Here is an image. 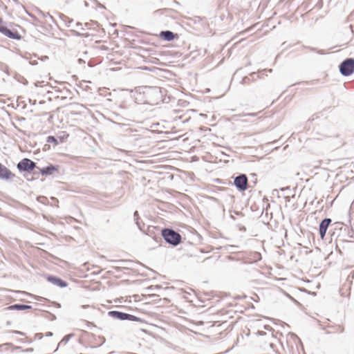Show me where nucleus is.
<instances>
[{
	"label": "nucleus",
	"mask_w": 354,
	"mask_h": 354,
	"mask_svg": "<svg viewBox=\"0 0 354 354\" xmlns=\"http://www.w3.org/2000/svg\"><path fill=\"white\" fill-rule=\"evenodd\" d=\"M9 310H26L32 309V306L23 304H15L6 308Z\"/></svg>",
	"instance_id": "nucleus-14"
},
{
	"label": "nucleus",
	"mask_w": 354,
	"mask_h": 354,
	"mask_svg": "<svg viewBox=\"0 0 354 354\" xmlns=\"http://www.w3.org/2000/svg\"><path fill=\"white\" fill-rule=\"evenodd\" d=\"M53 333L52 332H47L45 335L46 337H52Z\"/></svg>",
	"instance_id": "nucleus-33"
},
{
	"label": "nucleus",
	"mask_w": 354,
	"mask_h": 354,
	"mask_svg": "<svg viewBox=\"0 0 354 354\" xmlns=\"http://www.w3.org/2000/svg\"><path fill=\"white\" fill-rule=\"evenodd\" d=\"M272 71V69H267V72L271 73Z\"/></svg>",
	"instance_id": "nucleus-46"
},
{
	"label": "nucleus",
	"mask_w": 354,
	"mask_h": 354,
	"mask_svg": "<svg viewBox=\"0 0 354 354\" xmlns=\"http://www.w3.org/2000/svg\"><path fill=\"white\" fill-rule=\"evenodd\" d=\"M332 220L329 218H324L319 223V232L320 237L323 239L326 236V231L330 225Z\"/></svg>",
	"instance_id": "nucleus-9"
},
{
	"label": "nucleus",
	"mask_w": 354,
	"mask_h": 354,
	"mask_svg": "<svg viewBox=\"0 0 354 354\" xmlns=\"http://www.w3.org/2000/svg\"><path fill=\"white\" fill-rule=\"evenodd\" d=\"M266 319H267V321H268V320H270V321H271V320H272V319H271L270 318H269L268 317H266Z\"/></svg>",
	"instance_id": "nucleus-48"
},
{
	"label": "nucleus",
	"mask_w": 354,
	"mask_h": 354,
	"mask_svg": "<svg viewBox=\"0 0 354 354\" xmlns=\"http://www.w3.org/2000/svg\"><path fill=\"white\" fill-rule=\"evenodd\" d=\"M33 351H34L33 348H29L26 349L24 351L28 353V352H33Z\"/></svg>",
	"instance_id": "nucleus-35"
},
{
	"label": "nucleus",
	"mask_w": 354,
	"mask_h": 354,
	"mask_svg": "<svg viewBox=\"0 0 354 354\" xmlns=\"http://www.w3.org/2000/svg\"><path fill=\"white\" fill-rule=\"evenodd\" d=\"M73 336H74L73 333H71V334L65 335L62 338V339L59 342V344L57 346V348L54 351V352L57 351L59 348L65 346L68 342V341L71 339V337Z\"/></svg>",
	"instance_id": "nucleus-16"
},
{
	"label": "nucleus",
	"mask_w": 354,
	"mask_h": 354,
	"mask_svg": "<svg viewBox=\"0 0 354 354\" xmlns=\"http://www.w3.org/2000/svg\"><path fill=\"white\" fill-rule=\"evenodd\" d=\"M257 334L260 335H264V333L263 331L258 330Z\"/></svg>",
	"instance_id": "nucleus-38"
},
{
	"label": "nucleus",
	"mask_w": 354,
	"mask_h": 354,
	"mask_svg": "<svg viewBox=\"0 0 354 354\" xmlns=\"http://www.w3.org/2000/svg\"><path fill=\"white\" fill-rule=\"evenodd\" d=\"M30 64L31 65H36V64H37V62L36 60L30 61Z\"/></svg>",
	"instance_id": "nucleus-36"
},
{
	"label": "nucleus",
	"mask_w": 354,
	"mask_h": 354,
	"mask_svg": "<svg viewBox=\"0 0 354 354\" xmlns=\"http://www.w3.org/2000/svg\"><path fill=\"white\" fill-rule=\"evenodd\" d=\"M59 139L62 142H64V137H59Z\"/></svg>",
	"instance_id": "nucleus-45"
},
{
	"label": "nucleus",
	"mask_w": 354,
	"mask_h": 354,
	"mask_svg": "<svg viewBox=\"0 0 354 354\" xmlns=\"http://www.w3.org/2000/svg\"><path fill=\"white\" fill-rule=\"evenodd\" d=\"M265 200H266V196H264L263 197V201H265Z\"/></svg>",
	"instance_id": "nucleus-50"
},
{
	"label": "nucleus",
	"mask_w": 354,
	"mask_h": 354,
	"mask_svg": "<svg viewBox=\"0 0 354 354\" xmlns=\"http://www.w3.org/2000/svg\"><path fill=\"white\" fill-rule=\"evenodd\" d=\"M160 286H150L148 288V289L151 290H157V289H160Z\"/></svg>",
	"instance_id": "nucleus-27"
},
{
	"label": "nucleus",
	"mask_w": 354,
	"mask_h": 354,
	"mask_svg": "<svg viewBox=\"0 0 354 354\" xmlns=\"http://www.w3.org/2000/svg\"><path fill=\"white\" fill-rule=\"evenodd\" d=\"M326 328H328V327H327V326H324V327H322V329L326 330V334H330V333H333V332H331V331L327 330H326Z\"/></svg>",
	"instance_id": "nucleus-32"
},
{
	"label": "nucleus",
	"mask_w": 354,
	"mask_h": 354,
	"mask_svg": "<svg viewBox=\"0 0 354 354\" xmlns=\"http://www.w3.org/2000/svg\"><path fill=\"white\" fill-rule=\"evenodd\" d=\"M9 348H12V352L15 351H21V346H15L11 343H6L0 345V351L3 349L8 350Z\"/></svg>",
	"instance_id": "nucleus-18"
},
{
	"label": "nucleus",
	"mask_w": 354,
	"mask_h": 354,
	"mask_svg": "<svg viewBox=\"0 0 354 354\" xmlns=\"http://www.w3.org/2000/svg\"><path fill=\"white\" fill-rule=\"evenodd\" d=\"M327 327L328 328H333L334 329L333 333L339 332L340 333H342L344 332V328L343 326H330V325H328Z\"/></svg>",
	"instance_id": "nucleus-19"
},
{
	"label": "nucleus",
	"mask_w": 354,
	"mask_h": 354,
	"mask_svg": "<svg viewBox=\"0 0 354 354\" xmlns=\"http://www.w3.org/2000/svg\"><path fill=\"white\" fill-rule=\"evenodd\" d=\"M339 230L343 234H347L349 238H354V230L352 227L344 225L342 226Z\"/></svg>",
	"instance_id": "nucleus-17"
},
{
	"label": "nucleus",
	"mask_w": 354,
	"mask_h": 354,
	"mask_svg": "<svg viewBox=\"0 0 354 354\" xmlns=\"http://www.w3.org/2000/svg\"><path fill=\"white\" fill-rule=\"evenodd\" d=\"M48 59V56H44L42 58H41V60H46V59Z\"/></svg>",
	"instance_id": "nucleus-41"
},
{
	"label": "nucleus",
	"mask_w": 354,
	"mask_h": 354,
	"mask_svg": "<svg viewBox=\"0 0 354 354\" xmlns=\"http://www.w3.org/2000/svg\"><path fill=\"white\" fill-rule=\"evenodd\" d=\"M339 71L342 75L347 77L354 73V58L348 57L339 65Z\"/></svg>",
	"instance_id": "nucleus-5"
},
{
	"label": "nucleus",
	"mask_w": 354,
	"mask_h": 354,
	"mask_svg": "<svg viewBox=\"0 0 354 354\" xmlns=\"http://www.w3.org/2000/svg\"><path fill=\"white\" fill-rule=\"evenodd\" d=\"M47 281L59 288H66L68 286V283L66 281L54 275H48Z\"/></svg>",
	"instance_id": "nucleus-11"
},
{
	"label": "nucleus",
	"mask_w": 354,
	"mask_h": 354,
	"mask_svg": "<svg viewBox=\"0 0 354 354\" xmlns=\"http://www.w3.org/2000/svg\"><path fill=\"white\" fill-rule=\"evenodd\" d=\"M266 278L267 279H271V277H268V276H266Z\"/></svg>",
	"instance_id": "nucleus-52"
},
{
	"label": "nucleus",
	"mask_w": 354,
	"mask_h": 354,
	"mask_svg": "<svg viewBox=\"0 0 354 354\" xmlns=\"http://www.w3.org/2000/svg\"><path fill=\"white\" fill-rule=\"evenodd\" d=\"M268 113H270V111L267 112V114H268ZM266 118H268V115H266Z\"/></svg>",
	"instance_id": "nucleus-53"
},
{
	"label": "nucleus",
	"mask_w": 354,
	"mask_h": 354,
	"mask_svg": "<svg viewBox=\"0 0 354 354\" xmlns=\"http://www.w3.org/2000/svg\"><path fill=\"white\" fill-rule=\"evenodd\" d=\"M44 16L45 17H48L50 20L53 21V17L49 13L44 14Z\"/></svg>",
	"instance_id": "nucleus-30"
},
{
	"label": "nucleus",
	"mask_w": 354,
	"mask_h": 354,
	"mask_svg": "<svg viewBox=\"0 0 354 354\" xmlns=\"http://www.w3.org/2000/svg\"><path fill=\"white\" fill-rule=\"evenodd\" d=\"M335 232H333V234H332V235H333V236H335Z\"/></svg>",
	"instance_id": "nucleus-55"
},
{
	"label": "nucleus",
	"mask_w": 354,
	"mask_h": 354,
	"mask_svg": "<svg viewBox=\"0 0 354 354\" xmlns=\"http://www.w3.org/2000/svg\"><path fill=\"white\" fill-rule=\"evenodd\" d=\"M277 142V141H272V142H267V151L268 150H274V149H278V147H272V145L274 144H275Z\"/></svg>",
	"instance_id": "nucleus-22"
},
{
	"label": "nucleus",
	"mask_w": 354,
	"mask_h": 354,
	"mask_svg": "<svg viewBox=\"0 0 354 354\" xmlns=\"http://www.w3.org/2000/svg\"><path fill=\"white\" fill-rule=\"evenodd\" d=\"M75 28L80 30H84V28L82 27V24L80 22L75 24Z\"/></svg>",
	"instance_id": "nucleus-24"
},
{
	"label": "nucleus",
	"mask_w": 354,
	"mask_h": 354,
	"mask_svg": "<svg viewBox=\"0 0 354 354\" xmlns=\"http://www.w3.org/2000/svg\"><path fill=\"white\" fill-rule=\"evenodd\" d=\"M136 223L137 226L138 227V228L140 230L143 231L142 226L141 225V222H140L138 218H136Z\"/></svg>",
	"instance_id": "nucleus-26"
},
{
	"label": "nucleus",
	"mask_w": 354,
	"mask_h": 354,
	"mask_svg": "<svg viewBox=\"0 0 354 354\" xmlns=\"http://www.w3.org/2000/svg\"><path fill=\"white\" fill-rule=\"evenodd\" d=\"M84 6L86 7H88V3L86 1H84Z\"/></svg>",
	"instance_id": "nucleus-44"
},
{
	"label": "nucleus",
	"mask_w": 354,
	"mask_h": 354,
	"mask_svg": "<svg viewBox=\"0 0 354 354\" xmlns=\"http://www.w3.org/2000/svg\"><path fill=\"white\" fill-rule=\"evenodd\" d=\"M113 269L115 270L118 272H120V271L122 270V269H125V268H122V267H119V266H115V267H113Z\"/></svg>",
	"instance_id": "nucleus-28"
},
{
	"label": "nucleus",
	"mask_w": 354,
	"mask_h": 354,
	"mask_svg": "<svg viewBox=\"0 0 354 354\" xmlns=\"http://www.w3.org/2000/svg\"><path fill=\"white\" fill-rule=\"evenodd\" d=\"M161 39L167 41H171L175 38H178L177 34L174 33L170 30H163L159 35Z\"/></svg>",
	"instance_id": "nucleus-13"
},
{
	"label": "nucleus",
	"mask_w": 354,
	"mask_h": 354,
	"mask_svg": "<svg viewBox=\"0 0 354 354\" xmlns=\"http://www.w3.org/2000/svg\"><path fill=\"white\" fill-rule=\"evenodd\" d=\"M17 168L21 173H33L34 175L38 174L34 171L35 169L38 168L36 163L28 158H24L20 160L17 165Z\"/></svg>",
	"instance_id": "nucleus-3"
},
{
	"label": "nucleus",
	"mask_w": 354,
	"mask_h": 354,
	"mask_svg": "<svg viewBox=\"0 0 354 354\" xmlns=\"http://www.w3.org/2000/svg\"><path fill=\"white\" fill-rule=\"evenodd\" d=\"M0 32L11 39L20 40L22 38L18 31L12 26L8 27L5 25L4 27L0 28Z\"/></svg>",
	"instance_id": "nucleus-7"
},
{
	"label": "nucleus",
	"mask_w": 354,
	"mask_h": 354,
	"mask_svg": "<svg viewBox=\"0 0 354 354\" xmlns=\"http://www.w3.org/2000/svg\"><path fill=\"white\" fill-rule=\"evenodd\" d=\"M79 62H82V59H79Z\"/></svg>",
	"instance_id": "nucleus-51"
},
{
	"label": "nucleus",
	"mask_w": 354,
	"mask_h": 354,
	"mask_svg": "<svg viewBox=\"0 0 354 354\" xmlns=\"http://www.w3.org/2000/svg\"><path fill=\"white\" fill-rule=\"evenodd\" d=\"M161 234L165 242L172 246H177L182 241L181 235L171 228H163Z\"/></svg>",
	"instance_id": "nucleus-2"
},
{
	"label": "nucleus",
	"mask_w": 354,
	"mask_h": 354,
	"mask_svg": "<svg viewBox=\"0 0 354 354\" xmlns=\"http://www.w3.org/2000/svg\"><path fill=\"white\" fill-rule=\"evenodd\" d=\"M108 315L119 320H129L131 322H144L145 321L135 315L123 313L118 310H111L108 312Z\"/></svg>",
	"instance_id": "nucleus-4"
},
{
	"label": "nucleus",
	"mask_w": 354,
	"mask_h": 354,
	"mask_svg": "<svg viewBox=\"0 0 354 354\" xmlns=\"http://www.w3.org/2000/svg\"><path fill=\"white\" fill-rule=\"evenodd\" d=\"M15 175L8 169L6 166L0 162V179L1 180H8L11 178L15 177Z\"/></svg>",
	"instance_id": "nucleus-12"
},
{
	"label": "nucleus",
	"mask_w": 354,
	"mask_h": 354,
	"mask_svg": "<svg viewBox=\"0 0 354 354\" xmlns=\"http://www.w3.org/2000/svg\"><path fill=\"white\" fill-rule=\"evenodd\" d=\"M133 216H134V217H135V220H136V218H138V219H139V218H138V211H136V212H134Z\"/></svg>",
	"instance_id": "nucleus-34"
},
{
	"label": "nucleus",
	"mask_w": 354,
	"mask_h": 354,
	"mask_svg": "<svg viewBox=\"0 0 354 354\" xmlns=\"http://www.w3.org/2000/svg\"><path fill=\"white\" fill-rule=\"evenodd\" d=\"M281 335V333H277L276 334L274 333V330L270 327L268 325H267V337L268 335L271 336V338L273 339V342H270V352L268 353L267 354H279L277 351V344H279L280 341L277 335Z\"/></svg>",
	"instance_id": "nucleus-6"
},
{
	"label": "nucleus",
	"mask_w": 354,
	"mask_h": 354,
	"mask_svg": "<svg viewBox=\"0 0 354 354\" xmlns=\"http://www.w3.org/2000/svg\"><path fill=\"white\" fill-rule=\"evenodd\" d=\"M46 141L49 143L54 144V145H57L59 144L57 139L53 136H48L46 138Z\"/></svg>",
	"instance_id": "nucleus-20"
},
{
	"label": "nucleus",
	"mask_w": 354,
	"mask_h": 354,
	"mask_svg": "<svg viewBox=\"0 0 354 354\" xmlns=\"http://www.w3.org/2000/svg\"><path fill=\"white\" fill-rule=\"evenodd\" d=\"M263 75H264V71L258 73H252L250 75V77H244L243 81L245 84H247L250 80H255L257 78H262Z\"/></svg>",
	"instance_id": "nucleus-15"
},
{
	"label": "nucleus",
	"mask_w": 354,
	"mask_h": 354,
	"mask_svg": "<svg viewBox=\"0 0 354 354\" xmlns=\"http://www.w3.org/2000/svg\"><path fill=\"white\" fill-rule=\"evenodd\" d=\"M254 258L256 259H261V254L259 253V252H255L254 253Z\"/></svg>",
	"instance_id": "nucleus-29"
},
{
	"label": "nucleus",
	"mask_w": 354,
	"mask_h": 354,
	"mask_svg": "<svg viewBox=\"0 0 354 354\" xmlns=\"http://www.w3.org/2000/svg\"><path fill=\"white\" fill-rule=\"evenodd\" d=\"M260 6L262 9H264L265 7H266V3H260Z\"/></svg>",
	"instance_id": "nucleus-37"
},
{
	"label": "nucleus",
	"mask_w": 354,
	"mask_h": 354,
	"mask_svg": "<svg viewBox=\"0 0 354 354\" xmlns=\"http://www.w3.org/2000/svg\"><path fill=\"white\" fill-rule=\"evenodd\" d=\"M268 207H269V204H267V206H266L267 210L268 209ZM268 214V213L267 212V215Z\"/></svg>",
	"instance_id": "nucleus-47"
},
{
	"label": "nucleus",
	"mask_w": 354,
	"mask_h": 354,
	"mask_svg": "<svg viewBox=\"0 0 354 354\" xmlns=\"http://www.w3.org/2000/svg\"><path fill=\"white\" fill-rule=\"evenodd\" d=\"M266 226H267V228L269 229L271 227V224L269 222H267Z\"/></svg>",
	"instance_id": "nucleus-40"
},
{
	"label": "nucleus",
	"mask_w": 354,
	"mask_h": 354,
	"mask_svg": "<svg viewBox=\"0 0 354 354\" xmlns=\"http://www.w3.org/2000/svg\"><path fill=\"white\" fill-rule=\"evenodd\" d=\"M113 262H124V260H113Z\"/></svg>",
	"instance_id": "nucleus-42"
},
{
	"label": "nucleus",
	"mask_w": 354,
	"mask_h": 354,
	"mask_svg": "<svg viewBox=\"0 0 354 354\" xmlns=\"http://www.w3.org/2000/svg\"><path fill=\"white\" fill-rule=\"evenodd\" d=\"M44 337L43 333H37L35 334V339H41Z\"/></svg>",
	"instance_id": "nucleus-25"
},
{
	"label": "nucleus",
	"mask_w": 354,
	"mask_h": 354,
	"mask_svg": "<svg viewBox=\"0 0 354 354\" xmlns=\"http://www.w3.org/2000/svg\"><path fill=\"white\" fill-rule=\"evenodd\" d=\"M275 193H276L277 194H278V191H277V189H274V190L272 191V194H273V195H275Z\"/></svg>",
	"instance_id": "nucleus-39"
},
{
	"label": "nucleus",
	"mask_w": 354,
	"mask_h": 354,
	"mask_svg": "<svg viewBox=\"0 0 354 354\" xmlns=\"http://www.w3.org/2000/svg\"><path fill=\"white\" fill-rule=\"evenodd\" d=\"M15 333L20 334V335H24V333H23L22 332H20V331H17V330H16V331H15Z\"/></svg>",
	"instance_id": "nucleus-43"
},
{
	"label": "nucleus",
	"mask_w": 354,
	"mask_h": 354,
	"mask_svg": "<svg viewBox=\"0 0 354 354\" xmlns=\"http://www.w3.org/2000/svg\"><path fill=\"white\" fill-rule=\"evenodd\" d=\"M169 10H170V9H168V8L158 9V10L154 11L153 14H155V15L156 14L163 15V14L166 13Z\"/></svg>",
	"instance_id": "nucleus-23"
},
{
	"label": "nucleus",
	"mask_w": 354,
	"mask_h": 354,
	"mask_svg": "<svg viewBox=\"0 0 354 354\" xmlns=\"http://www.w3.org/2000/svg\"><path fill=\"white\" fill-rule=\"evenodd\" d=\"M58 165L49 164L48 165L43 168H40L38 167L37 169L39 170V173L41 174L42 176H47L53 174L55 171H57L58 170Z\"/></svg>",
	"instance_id": "nucleus-10"
},
{
	"label": "nucleus",
	"mask_w": 354,
	"mask_h": 354,
	"mask_svg": "<svg viewBox=\"0 0 354 354\" xmlns=\"http://www.w3.org/2000/svg\"><path fill=\"white\" fill-rule=\"evenodd\" d=\"M279 231H280V233H279V234H280V235H281V228L279 229Z\"/></svg>",
	"instance_id": "nucleus-54"
},
{
	"label": "nucleus",
	"mask_w": 354,
	"mask_h": 354,
	"mask_svg": "<svg viewBox=\"0 0 354 354\" xmlns=\"http://www.w3.org/2000/svg\"><path fill=\"white\" fill-rule=\"evenodd\" d=\"M165 91V90L158 86H148L145 88L143 93L149 104H157L163 101V92Z\"/></svg>",
	"instance_id": "nucleus-1"
},
{
	"label": "nucleus",
	"mask_w": 354,
	"mask_h": 354,
	"mask_svg": "<svg viewBox=\"0 0 354 354\" xmlns=\"http://www.w3.org/2000/svg\"><path fill=\"white\" fill-rule=\"evenodd\" d=\"M279 232L277 230H272L270 234L267 232V236H270V241H273L274 239H277L278 236ZM272 243H274V241H272Z\"/></svg>",
	"instance_id": "nucleus-21"
},
{
	"label": "nucleus",
	"mask_w": 354,
	"mask_h": 354,
	"mask_svg": "<svg viewBox=\"0 0 354 354\" xmlns=\"http://www.w3.org/2000/svg\"><path fill=\"white\" fill-rule=\"evenodd\" d=\"M77 35H81L80 33H77L76 31H74Z\"/></svg>",
	"instance_id": "nucleus-49"
},
{
	"label": "nucleus",
	"mask_w": 354,
	"mask_h": 354,
	"mask_svg": "<svg viewBox=\"0 0 354 354\" xmlns=\"http://www.w3.org/2000/svg\"><path fill=\"white\" fill-rule=\"evenodd\" d=\"M5 25H6V24H4V22H3V19H2L1 18H0V28H1V27H4V26H5Z\"/></svg>",
	"instance_id": "nucleus-31"
},
{
	"label": "nucleus",
	"mask_w": 354,
	"mask_h": 354,
	"mask_svg": "<svg viewBox=\"0 0 354 354\" xmlns=\"http://www.w3.org/2000/svg\"><path fill=\"white\" fill-rule=\"evenodd\" d=\"M248 177L245 174H241L234 178V185L240 192H244L248 189Z\"/></svg>",
	"instance_id": "nucleus-8"
}]
</instances>
